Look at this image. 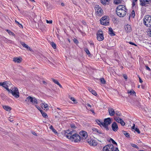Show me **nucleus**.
Listing matches in <instances>:
<instances>
[{
	"label": "nucleus",
	"instance_id": "21",
	"mask_svg": "<svg viewBox=\"0 0 151 151\" xmlns=\"http://www.w3.org/2000/svg\"><path fill=\"white\" fill-rule=\"evenodd\" d=\"M109 34L111 36H114L115 35L112 28L111 27L109 28Z\"/></svg>",
	"mask_w": 151,
	"mask_h": 151
},
{
	"label": "nucleus",
	"instance_id": "9",
	"mask_svg": "<svg viewBox=\"0 0 151 151\" xmlns=\"http://www.w3.org/2000/svg\"><path fill=\"white\" fill-rule=\"evenodd\" d=\"M97 38L99 41L103 40L104 39V35L101 31H99L97 33Z\"/></svg>",
	"mask_w": 151,
	"mask_h": 151
},
{
	"label": "nucleus",
	"instance_id": "44",
	"mask_svg": "<svg viewBox=\"0 0 151 151\" xmlns=\"http://www.w3.org/2000/svg\"><path fill=\"white\" fill-rule=\"evenodd\" d=\"M92 130L93 131L95 132V133H96L98 129L96 128H93L92 129Z\"/></svg>",
	"mask_w": 151,
	"mask_h": 151
},
{
	"label": "nucleus",
	"instance_id": "32",
	"mask_svg": "<svg viewBox=\"0 0 151 151\" xmlns=\"http://www.w3.org/2000/svg\"><path fill=\"white\" fill-rule=\"evenodd\" d=\"M84 50L86 52V53L88 55H90V52H89V50H88V48H85L84 49Z\"/></svg>",
	"mask_w": 151,
	"mask_h": 151
},
{
	"label": "nucleus",
	"instance_id": "56",
	"mask_svg": "<svg viewBox=\"0 0 151 151\" xmlns=\"http://www.w3.org/2000/svg\"><path fill=\"white\" fill-rule=\"evenodd\" d=\"M88 90L91 92L93 90L91 88H89L88 89Z\"/></svg>",
	"mask_w": 151,
	"mask_h": 151
},
{
	"label": "nucleus",
	"instance_id": "36",
	"mask_svg": "<svg viewBox=\"0 0 151 151\" xmlns=\"http://www.w3.org/2000/svg\"><path fill=\"white\" fill-rule=\"evenodd\" d=\"M52 80L53 82L57 84L58 85L59 84V83L57 80H55L53 78H52Z\"/></svg>",
	"mask_w": 151,
	"mask_h": 151
},
{
	"label": "nucleus",
	"instance_id": "11",
	"mask_svg": "<svg viewBox=\"0 0 151 151\" xmlns=\"http://www.w3.org/2000/svg\"><path fill=\"white\" fill-rule=\"evenodd\" d=\"M80 136L81 137V139H85L88 137L87 133L84 131H82L79 133Z\"/></svg>",
	"mask_w": 151,
	"mask_h": 151
},
{
	"label": "nucleus",
	"instance_id": "48",
	"mask_svg": "<svg viewBox=\"0 0 151 151\" xmlns=\"http://www.w3.org/2000/svg\"><path fill=\"white\" fill-rule=\"evenodd\" d=\"M135 131H136L138 134H139L140 133V131L139 129L137 128H136L135 129Z\"/></svg>",
	"mask_w": 151,
	"mask_h": 151
},
{
	"label": "nucleus",
	"instance_id": "28",
	"mask_svg": "<svg viewBox=\"0 0 151 151\" xmlns=\"http://www.w3.org/2000/svg\"><path fill=\"white\" fill-rule=\"evenodd\" d=\"M50 44L54 49H55L56 48V45L54 42H51Z\"/></svg>",
	"mask_w": 151,
	"mask_h": 151
},
{
	"label": "nucleus",
	"instance_id": "6",
	"mask_svg": "<svg viewBox=\"0 0 151 151\" xmlns=\"http://www.w3.org/2000/svg\"><path fill=\"white\" fill-rule=\"evenodd\" d=\"M25 101L27 103L30 101V102L32 103L33 104H38V101L37 99L35 97H32L30 96H29L27 97L25 100Z\"/></svg>",
	"mask_w": 151,
	"mask_h": 151
},
{
	"label": "nucleus",
	"instance_id": "34",
	"mask_svg": "<svg viewBox=\"0 0 151 151\" xmlns=\"http://www.w3.org/2000/svg\"><path fill=\"white\" fill-rule=\"evenodd\" d=\"M109 141H111L113 144L116 145V146H117V143L112 138H110Z\"/></svg>",
	"mask_w": 151,
	"mask_h": 151
},
{
	"label": "nucleus",
	"instance_id": "5",
	"mask_svg": "<svg viewBox=\"0 0 151 151\" xmlns=\"http://www.w3.org/2000/svg\"><path fill=\"white\" fill-rule=\"evenodd\" d=\"M95 10L96 14L97 16H101L103 14V11L101 6L99 5L95 6Z\"/></svg>",
	"mask_w": 151,
	"mask_h": 151
},
{
	"label": "nucleus",
	"instance_id": "46",
	"mask_svg": "<svg viewBox=\"0 0 151 151\" xmlns=\"http://www.w3.org/2000/svg\"><path fill=\"white\" fill-rule=\"evenodd\" d=\"M132 146L133 147H135L137 149H138V146L135 144H132Z\"/></svg>",
	"mask_w": 151,
	"mask_h": 151
},
{
	"label": "nucleus",
	"instance_id": "35",
	"mask_svg": "<svg viewBox=\"0 0 151 151\" xmlns=\"http://www.w3.org/2000/svg\"><path fill=\"white\" fill-rule=\"evenodd\" d=\"M128 93H130L131 94L133 95L134 94H135V92L133 90L132 91H128Z\"/></svg>",
	"mask_w": 151,
	"mask_h": 151
},
{
	"label": "nucleus",
	"instance_id": "55",
	"mask_svg": "<svg viewBox=\"0 0 151 151\" xmlns=\"http://www.w3.org/2000/svg\"><path fill=\"white\" fill-rule=\"evenodd\" d=\"M113 151H119L118 148L117 147L114 148V150Z\"/></svg>",
	"mask_w": 151,
	"mask_h": 151
},
{
	"label": "nucleus",
	"instance_id": "40",
	"mask_svg": "<svg viewBox=\"0 0 151 151\" xmlns=\"http://www.w3.org/2000/svg\"><path fill=\"white\" fill-rule=\"evenodd\" d=\"M7 31L10 35H12L13 36L14 35V34L12 32H11L10 30H7Z\"/></svg>",
	"mask_w": 151,
	"mask_h": 151
},
{
	"label": "nucleus",
	"instance_id": "31",
	"mask_svg": "<svg viewBox=\"0 0 151 151\" xmlns=\"http://www.w3.org/2000/svg\"><path fill=\"white\" fill-rule=\"evenodd\" d=\"M15 22L16 24H17L18 25L19 27L20 28H22L23 26L21 24H20L17 21V20H15Z\"/></svg>",
	"mask_w": 151,
	"mask_h": 151
},
{
	"label": "nucleus",
	"instance_id": "50",
	"mask_svg": "<svg viewBox=\"0 0 151 151\" xmlns=\"http://www.w3.org/2000/svg\"><path fill=\"white\" fill-rule=\"evenodd\" d=\"M12 118H11V117H10L9 118V121H10V122H12L13 121V117L12 116Z\"/></svg>",
	"mask_w": 151,
	"mask_h": 151
},
{
	"label": "nucleus",
	"instance_id": "53",
	"mask_svg": "<svg viewBox=\"0 0 151 151\" xmlns=\"http://www.w3.org/2000/svg\"><path fill=\"white\" fill-rule=\"evenodd\" d=\"M129 43L131 45H134L135 46H137L136 45L135 43H134L132 42H129Z\"/></svg>",
	"mask_w": 151,
	"mask_h": 151
},
{
	"label": "nucleus",
	"instance_id": "17",
	"mask_svg": "<svg viewBox=\"0 0 151 151\" xmlns=\"http://www.w3.org/2000/svg\"><path fill=\"white\" fill-rule=\"evenodd\" d=\"M20 44L23 46V47L26 48L27 50H29L31 51H32V50L28 45L25 44L24 42H20Z\"/></svg>",
	"mask_w": 151,
	"mask_h": 151
},
{
	"label": "nucleus",
	"instance_id": "33",
	"mask_svg": "<svg viewBox=\"0 0 151 151\" xmlns=\"http://www.w3.org/2000/svg\"><path fill=\"white\" fill-rule=\"evenodd\" d=\"M70 99L74 102V103L76 104L77 103L76 100L75 99V98L74 97H70Z\"/></svg>",
	"mask_w": 151,
	"mask_h": 151
},
{
	"label": "nucleus",
	"instance_id": "45",
	"mask_svg": "<svg viewBox=\"0 0 151 151\" xmlns=\"http://www.w3.org/2000/svg\"><path fill=\"white\" fill-rule=\"evenodd\" d=\"M96 134H104L100 131L98 129L97 130V131L96 132Z\"/></svg>",
	"mask_w": 151,
	"mask_h": 151
},
{
	"label": "nucleus",
	"instance_id": "51",
	"mask_svg": "<svg viewBox=\"0 0 151 151\" xmlns=\"http://www.w3.org/2000/svg\"><path fill=\"white\" fill-rule=\"evenodd\" d=\"M135 2H136L135 1H133L132 3V7L134 6L135 5Z\"/></svg>",
	"mask_w": 151,
	"mask_h": 151
},
{
	"label": "nucleus",
	"instance_id": "19",
	"mask_svg": "<svg viewBox=\"0 0 151 151\" xmlns=\"http://www.w3.org/2000/svg\"><path fill=\"white\" fill-rule=\"evenodd\" d=\"M109 113L111 116H113L115 114V112L114 109L111 108L109 109Z\"/></svg>",
	"mask_w": 151,
	"mask_h": 151
},
{
	"label": "nucleus",
	"instance_id": "64",
	"mask_svg": "<svg viewBox=\"0 0 151 151\" xmlns=\"http://www.w3.org/2000/svg\"><path fill=\"white\" fill-rule=\"evenodd\" d=\"M148 45L150 47H151V43H148Z\"/></svg>",
	"mask_w": 151,
	"mask_h": 151
},
{
	"label": "nucleus",
	"instance_id": "59",
	"mask_svg": "<svg viewBox=\"0 0 151 151\" xmlns=\"http://www.w3.org/2000/svg\"><path fill=\"white\" fill-rule=\"evenodd\" d=\"M135 125L134 124H133V126L132 127V129L135 130Z\"/></svg>",
	"mask_w": 151,
	"mask_h": 151
},
{
	"label": "nucleus",
	"instance_id": "37",
	"mask_svg": "<svg viewBox=\"0 0 151 151\" xmlns=\"http://www.w3.org/2000/svg\"><path fill=\"white\" fill-rule=\"evenodd\" d=\"M101 83L102 84L105 83L106 81L104 78H102L100 79Z\"/></svg>",
	"mask_w": 151,
	"mask_h": 151
},
{
	"label": "nucleus",
	"instance_id": "4",
	"mask_svg": "<svg viewBox=\"0 0 151 151\" xmlns=\"http://www.w3.org/2000/svg\"><path fill=\"white\" fill-rule=\"evenodd\" d=\"M144 23L147 27L151 26V16H146L144 19Z\"/></svg>",
	"mask_w": 151,
	"mask_h": 151
},
{
	"label": "nucleus",
	"instance_id": "49",
	"mask_svg": "<svg viewBox=\"0 0 151 151\" xmlns=\"http://www.w3.org/2000/svg\"><path fill=\"white\" fill-rule=\"evenodd\" d=\"M52 20H50V21H48L47 20H46V22L47 23H49V24H51L52 23Z\"/></svg>",
	"mask_w": 151,
	"mask_h": 151
},
{
	"label": "nucleus",
	"instance_id": "60",
	"mask_svg": "<svg viewBox=\"0 0 151 151\" xmlns=\"http://www.w3.org/2000/svg\"><path fill=\"white\" fill-rule=\"evenodd\" d=\"M32 133L33 135H35V136H37V135L36 133L35 132H32Z\"/></svg>",
	"mask_w": 151,
	"mask_h": 151
},
{
	"label": "nucleus",
	"instance_id": "54",
	"mask_svg": "<svg viewBox=\"0 0 151 151\" xmlns=\"http://www.w3.org/2000/svg\"><path fill=\"white\" fill-rule=\"evenodd\" d=\"M145 67L146 68V69L150 71V68L147 66L146 65Z\"/></svg>",
	"mask_w": 151,
	"mask_h": 151
},
{
	"label": "nucleus",
	"instance_id": "1",
	"mask_svg": "<svg viewBox=\"0 0 151 151\" xmlns=\"http://www.w3.org/2000/svg\"><path fill=\"white\" fill-rule=\"evenodd\" d=\"M65 135L67 138L75 142H79L81 140L80 136L78 134L75 133V132L73 131H70L69 130H67Z\"/></svg>",
	"mask_w": 151,
	"mask_h": 151
},
{
	"label": "nucleus",
	"instance_id": "58",
	"mask_svg": "<svg viewBox=\"0 0 151 151\" xmlns=\"http://www.w3.org/2000/svg\"><path fill=\"white\" fill-rule=\"evenodd\" d=\"M123 77L125 79H126V80L127 79V77L126 75H124Z\"/></svg>",
	"mask_w": 151,
	"mask_h": 151
},
{
	"label": "nucleus",
	"instance_id": "26",
	"mask_svg": "<svg viewBox=\"0 0 151 151\" xmlns=\"http://www.w3.org/2000/svg\"><path fill=\"white\" fill-rule=\"evenodd\" d=\"M114 3L116 4H119L121 3V0H115L114 1Z\"/></svg>",
	"mask_w": 151,
	"mask_h": 151
},
{
	"label": "nucleus",
	"instance_id": "29",
	"mask_svg": "<svg viewBox=\"0 0 151 151\" xmlns=\"http://www.w3.org/2000/svg\"><path fill=\"white\" fill-rule=\"evenodd\" d=\"M96 122L98 123V124L100 126H101V125L102 126V125H103V122H101L99 120H96Z\"/></svg>",
	"mask_w": 151,
	"mask_h": 151
},
{
	"label": "nucleus",
	"instance_id": "41",
	"mask_svg": "<svg viewBox=\"0 0 151 151\" xmlns=\"http://www.w3.org/2000/svg\"><path fill=\"white\" fill-rule=\"evenodd\" d=\"M43 105H44V108L46 109H48V105L46 104H43Z\"/></svg>",
	"mask_w": 151,
	"mask_h": 151
},
{
	"label": "nucleus",
	"instance_id": "25",
	"mask_svg": "<svg viewBox=\"0 0 151 151\" xmlns=\"http://www.w3.org/2000/svg\"><path fill=\"white\" fill-rule=\"evenodd\" d=\"M101 2L103 4H106L107 2H109V0H101Z\"/></svg>",
	"mask_w": 151,
	"mask_h": 151
},
{
	"label": "nucleus",
	"instance_id": "16",
	"mask_svg": "<svg viewBox=\"0 0 151 151\" xmlns=\"http://www.w3.org/2000/svg\"><path fill=\"white\" fill-rule=\"evenodd\" d=\"M111 123V119L110 118H108L104 119L103 124H105L106 125H109Z\"/></svg>",
	"mask_w": 151,
	"mask_h": 151
},
{
	"label": "nucleus",
	"instance_id": "22",
	"mask_svg": "<svg viewBox=\"0 0 151 151\" xmlns=\"http://www.w3.org/2000/svg\"><path fill=\"white\" fill-rule=\"evenodd\" d=\"M3 107L5 110L8 111H10L11 109L10 107L7 106H3Z\"/></svg>",
	"mask_w": 151,
	"mask_h": 151
},
{
	"label": "nucleus",
	"instance_id": "57",
	"mask_svg": "<svg viewBox=\"0 0 151 151\" xmlns=\"http://www.w3.org/2000/svg\"><path fill=\"white\" fill-rule=\"evenodd\" d=\"M36 107L38 109H39L40 111V107L39 106H37L36 105H35Z\"/></svg>",
	"mask_w": 151,
	"mask_h": 151
},
{
	"label": "nucleus",
	"instance_id": "63",
	"mask_svg": "<svg viewBox=\"0 0 151 151\" xmlns=\"http://www.w3.org/2000/svg\"><path fill=\"white\" fill-rule=\"evenodd\" d=\"M87 105L88 106H89V107H90L91 108V105H90L89 104H87Z\"/></svg>",
	"mask_w": 151,
	"mask_h": 151
},
{
	"label": "nucleus",
	"instance_id": "27",
	"mask_svg": "<svg viewBox=\"0 0 151 151\" xmlns=\"http://www.w3.org/2000/svg\"><path fill=\"white\" fill-rule=\"evenodd\" d=\"M50 128L51 129L52 131L55 133H57V132L56 130L54 129L52 125L50 126Z\"/></svg>",
	"mask_w": 151,
	"mask_h": 151
},
{
	"label": "nucleus",
	"instance_id": "18",
	"mask_svg": "<svg viewBox=\"0 0 151 151\" xmlns=\"http://www.w3.org/2000/svg\"><path fill=\"white\" fill-rule=\"evenodd\" d=\"M22 59L20 57H15L13 58V61L15 63H20L22 61Z\"/></svg>",
	"mask_w": 151,
	"mask_h": 151
},
{
	"label": "nucleus",
	"instance_id": "12",
	"mask_svg": "<svg viewBox=\"0 0 151 151\" xmlns=\"http://www.w3.org/2000/svg\"><path fill=\"white\" fill-rule=\"evenodd\" d=\"M114 119L116 122L120 123L122 126H124L125 125V123L123 120L119 117H115L114 118Z\"/></svg>",
	"mask_w": 151,
	"mask_h": 151
},
{
	"label": "nucleus",
	"instance_id": "15",
	"mask_svg": "<svg viewBox=\"0 0 151 151\" xmlns=\"http://www.w3.org/2000/svg\"><path fill=\"white\" fill-rule=\"evenodd\" d=\"M88 142L91 145L96 146L97 145V143L96 141L93 139H89L88 140Z\"/></svg>",
	"mask_w": 151,
	"mask_h": 151
},
{
	"label": "nucleus",
	"instance_id": "42",
	"mask_svg": "<svg viewBox=\"0 0 151 151\" xmlns=\"http://www.w3.org/2000/svg\"><path fill=\"white\" fill-rule=\"evenodd\" d=\"M91 93L94 96H96L97 94V93L94 90H93L91 92Z\"/></svg>",
	"mask_w": 151,
	"mask_h": 151
},
{
	"label": "nucleus",
	"instance_id": "30",
	"mask_svg": "<svg viewBox=\"0 0 151 151\" xmlns=\"http://www.w3.org/2000/svg\"><path fill=\"white\" fill-rule=\"evenodd\" d=\"M108 125H106L105 124H103L102 126L104 127L106 130H109V129L108 126Z\"/></svg>",
	"mask_w": 151,
	"mask_h": 151
},
{
	"label": "nucleus",
	"instance_id": "3",
	"mask_svg": "<svg viewBox=\"0 0 151 151\" xmlns=\"http://www.w3.org/2000/svg\"><path fill=\"white\" fill-rule=\"evenodd\" d=\"M6 89L9 92L11 93L12 95L14 96L16 98H17L19 97V91L17 88L14 87V88L12 89V90L9 89L8 88Z\"/></svg>",
	"mask_w": 151,
	"mask_h": 151
},
{
	"label": "nucleus",
	"instance_id": "7",
	"mask_svg": "<svg viewBox=\"0 0 151 151\" xmlns=\"http://www.w3.org/2000/svg\"><path fill=\"white\" fill-rule=\"evenodd\" d=\"M109 19L106 16L102 17L100 19V22L101 24L104 25H107L109 24Z\"/></svg>",
	"mask_w": 151,
	"mask_h": 151
},
{
	"label": "nucleus",
	"instance_id": "20",
	"mask_svg": "<svg viewBox=\"0 0 151 151\" xmlns=\"http://www.w3.org/2000/svg\"><path fill=\"white\" fill-rule=\"evenodd\" d=\"M125 29L127 32H129L131 30V26L130 25L127 24L125 27Z\"/></svg>",
	"mask_w": 151,
	"mask_h": 151
},
{
	"label": "nucleus",
	"instance_id": "43",
	"mask_svg": "<svg viewBox=\"0 0 151 151\" xmlns=\"http://www.w3.org/2000/svg\"><path fill=\"white\" fill-rule=\"evenodd\" d=\"M73 40L75 43L77 44L79 43V42L75 38L73 39Z\"/></svg>",
	"mask_w": 151,
	"mask_h": 151
},
{
	"label": "nucleus",
	"instance_id": "62",
	"mask_svg": "<svg viewBox=\"0 0 151 151\" xmlns=\"http://www.w3.org/2000/svg\"><path fill=\"white\" fill-rule=\"evenodd\" d=\"M42 83H43L45 85H46L47 84V83L45 81H42Z\"/></svg>",
	"mask_w": 151,
	"mask_h": 151
},
{
	"label": "nucleus",
	"instance_id": "10",
	"mask_svg": "<svg viewBox=\"0 0 151 151\" xmlns=\"http://www.w3.org/2000/svg\"><path fill=\"white\" fill-rule=\"evenodd\" d=\"M140 4L142 6H146L151 3V0H139Z\"/></svg>",
	"mask_w": 151,
	"mask_h": 151
},
{
	"label": "nucleus",
	"instance_id": "24",
	"mask_svg": "<svg viewBox=\"0 0 151 151\" xmlns=\"http://www.w3.org/2000/svg\"><path fill=\"white\" fill-rule=\"evenodd\" d=\"M122 132L124 135L127 137H130V134L127 133L126 131H122Z\"/></svg>",
	"mask_w": 151,
	"mask_h": 151
},
{
	"label": "nucleus",
	"instance_id": "23",
	"mask_svg": "<svg viewBox=\"0 0 151 151\" xmlns=\"http://www.w3.org/2000/svg\"><path fill=\"white\" fill-rule=\"evenodd\" d=\"M40 111L41 112V113L42 114V116L44 117L45 118H47L48 116L46 113L43 112V111L41 110H40Z\"/></svg>",
	"mask_w": 151,
	"mask_h": 151
},
{
	"label": "nucleus",
	"instance_id": "61",
	"mask_svg": "<svg viewBox=\"0 0 151 151\" xmlns=\"http://www.w3.org/2000/svg\"><path fill=\"white\" fill-rule=\"evenodd\" d=\"M141 87L143 89H145V86L144 85H142L141 86Z\"/></svg>",
	"mask_w": 151,
	"mask_h": 151
},
{
	"label": "nucleus",
	"instance_id": "52",
	"mask_svg": "<svg viewBox=\"0 0 151 151\" xmlns=\"http://www.w3.org/2000/svg\"><path fill=\"white\" fill-rule=\"evenodd\" d=\"M138 77H139V82L141 83H142L143 82V81H142V79H141V78H140V77H139V76H138Z\"/></svg>",
	"mask_w": 151,
	"mask_h": 151
},
{
	"label": "nucleus",
	"instance_id": "2",
	"mask_svg": "<svg viewBox=\"0 0 151 151\" xmlns=\"http://www.w3.org/2000/svg\"><path fill=\"white\" fill-rule=\"evenodd\" d=\"M116 13L117 16L120 17H124L127 14V8L124 5L118 6L116 9Z\"/></svg>",
	"mask_w": 151,
	"mask_h": 151
},
{
	"label": "nucleus",
	"instance_id": "13",
	"mask_svg": "<svg viewBox=\"0 0 151 151\" xmlns=\"http://www.w3.org/2000/svg\"><path fill=\"white\" fill-rule=\"evenodd\" d=\"M111 127L112 130L114 132L117 131L119 129L118 126L116 123L115 122H113L112 124Z\"/></svg>",
	"mask_w": 151,
	"mask_h": 151
},
{
	"label": "nucleus",
	"instance_id": "39",
	"mask_svg": "<svg viewBox=\"0 0 151 151\" xmlns=\"http://www.w3.org/2000/svg\"><path fill=\"white\" fill-rule=\"evenodd\" d=\"M116 114L118 116H120L121 115V113H120L118 111H116L115 112Z\"/></svg>",
	"mask_w": 151,
	"mask_h": 151
},
{
	"label": "nucleus",
	"instance_id": "38",
	"mask_svg": "<svg viewBox=\"0 0 151 151\" xmlns=\"http://www.w3.org/2000/svg\"><path fill=\"white\" fill-rule=\"evenodd\" d=\"M70 127L71 128H72L73 129H74L76 128V126L75 124H71Z\"/></svg>",
	"mask_w": 151,
	"mask_h": 151
},
{
	"label": "nucleus",
	"instance_id": "14",
	"mask_svg": "<svg viewBox=\"0 0 151 151\" xmlns=\"http://www.w3.org/2000/svg\"><path fill=\"white\" fill-rule=\"evenodd\" d=\"M11 84L10 82L9 81H5L2 83V86L5 89L8 88L9 86Z\"/></svg>",
	"mask_w": 151,
	"mask_h": 151
},
{
	"label": "nucleus",
	"instance_id": "47",
	"mask_svg": "<svg viewBox=\"0 0 151 151\" xmlns=\"http://www.w3.org/2000/svg\"><path fill=\"white\" fill-rule=\"evenodd\" d=\"M132 17H134L135 16V12L134 10H132Z\"/></svg>",
	"mask_w": 151,
	"mask_h": 151
},
{
	"label": "nucleus",
	"instance_id": "8",
	"mask_svg": "<svg viewBox=\"0 0 151 151\" xmlns=\"http://www.w3.org/2000/svg\"><path fill=\"white\" fill-rule=\"evenodd\" d=\"M114 150V147L111 144L106 145L103 149V151H113Z\"/></svg>",
	"mask_w": 151,
	"mask_h": 151
}]
</instances>
